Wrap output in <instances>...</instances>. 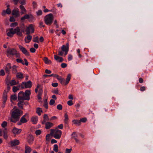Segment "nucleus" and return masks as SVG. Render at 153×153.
I'll use <instances>...</instances> for the list:
<instances>
[{
	"label": "nucleus",
	"mask_w": 153,
	"mask_h": 153,
	"mask_svg": "<svg viewBox=\"0 0 153 153\" xmlns=\"http://www.w3.org/2000/svg\"><path fill=\"white\" fill-rule=\"evenodd\" d=\"M55 103V101L53 99H51L50 102L49 104L51 105H52L54 104Z\"/></svg>",
	"instance_id": "nucleus-44"
},
{
	"label": "nucleus",
	"mask_w": 153,
	"mask_h": 153,
	"mask_svg": "<svg viewBox=\"0 0 153 153\" xmlns=\"http://www.w3.org/2000/svg\"><path fill=\"white\" fill-rule=\"evenodd\" d=\"M17 66L14 65L12 67V71L13 73H16L17 72Z\"/></svg>",
	"instance_id": "nucleus-35"
},
{
	"label": "nucleus",
	"mask_w": 153,
	"mask_h": 153,
	"mask_svg": "<svg viewBox=\"0 0 153 153\" xmlns=\"http://www.w3.org/2000/svg\"><path fill=\"white\" fill-rule=\"evenodd\" d=\"M19 7L21 10V13L22 15L26 14V10L24 6L22 5H21Z\"/></svg>",
	"instance_id": "nucleus-25"
},
{
	"label": "nucleus",
	"mask_w": 153,
	"mask_h": 153,
	"mask_svg": "<svg viewBox=\"0 0 153 153\" xmlns=\"http://www.w3.org/2000/svg\"><path fill=\"white\" fill-rule=\"evenodd\" d=\"M19 2L22 5L25 4H26L25 0H20Z\"/></svg>",
	"instance_id": "nucleus-45"
},
{
	"label": "nucleus",
	"mask_w": 153,
	"mask_h": 153,
	"mask_svg": "<svg viewBox=\"0 0 153 153\" xmlns=\"http://www.w3.org/2000/svg\"><path fill=\"white\" fill-rule=\"evenodd\" d=\"M73 58V56L71 55H68V59L69 61L71 60Z\"/></svg>",
	"instance_id": "nucleus-60"
},
{
	"label": "nucleus",
	"mask_w": 153,
	"mask_h": 153,
	"mask_svg": "<svg viewBox=\"0 0 153 153\" xmlns=\"http://www.w3.org/2000/svg\"><path fill=\"white\" fill-rule=\"evenodd\" d=\"M27 141L30 144H32L33 141V137L30 134H29L27 138Z\"/></svg>",
	"instance_id": "nucleus-12"
},
{
	"label": "nucleus",
	"mask_w": 153,
	"mask_h": 153,
	"mask_svg": "<svg viewBox=\"0 0 153 153\" xmlns=\"http://www.w3.org/2000/svg\"><path fill=\"white\" fill-rule=\"evenodd\" d=\"M42 93V91L41 90H39L38 94V99L40 100L41 99V96Z\"/></svg>",
	"instance_id": "nucleus-34"
},
{
	"label": "nucleus",
	"mask_w": 153,
	"mask_h": 153,
	"mask_svg": "<svg viewBox=\"0 0 153 153\" xmlns=\"http://www.w3.org/2000/svg\"><path fill=\"white\" fill-rule=\"evenodd\" d=\"M33 41L35 42H39V37L38 36L34 37L33 38Z\"/></svg>",
	"instance_id": "nucleus-38"
},
{
	"label": "nucleus",
	"mask_w": 153,
	"mask_h": 153,
	"mask_svg": "<svg viewBox=\"0 0 153 153\" xmlns=\"http://www.w3.org/2000/svg\"><path fill=\"white\" fill-rule=\"evenodd\" d=\"M44 107L47 109L48 108V103L47 101H45L44 102Z\"/></svg>",
	"instance_id": "nucleus-54"
},
{
	"label": "nucleus",
	"mask_w": 153,
	"mask_h": 153,
	"mask_svg": "<svg viewBox=\"0 0 153 153\" xmlns=\"http://www.w3.org/2000/svg\"><path fill=\"white\" fill-rule=\"evenodd\" d=\"M19 90V87L17 86H13V90L14 92H16Z\"/></svg>",
	"instance_id": "nucleus-40"
},
{
	"label": "nucleus",
	"mask_w": 153,
	"mask_h": 153,
	"mask_svg": "<svg viewBox=\"0 0 153 153\" xmlns=\"http://www.w3.org/2000/svg\"><path fill=\"white\" fill-rule=\"evenodd\" d=\"M10 84L11 85L13 86L16 85L17 84L15 80H12L10 82Z\"/></svg>",
	"instance_id": "nucleus-42"
},
{
	"label": "nucleus",
	"mask_w": 153,
	"mask_h": 153,
	"mask_svg": "<svg viewBox=\"0 0 153 153\" xmlns=\"http://www.w3.org/2000/svg\"><path fill=\"white\" fill-rule=\"evenodd\" d=\"M72 150L71 149H67L65 150V153H70Z\"/></svg>",
	"instance_id": "nucleus-56"
},
{
	"label": "nucleus",
	"mask_w": 153,
	"mask_h": 153,
	"mask_svg": "<svg viewBox=\"0 0 153 153\" xmlns=\"http://www.w3.org/2000/svg\"><path fill=\"white\" fill-rule=\"evenodd\" d=\"M12 131L14 134L15 135L18 134L22 131V129L16 128L15 127L13 128Z\"/></svg>",
	"instance_id": "nucleus-13"
},
{
	"label": "nucleus",
	"mask_w": 153,
	"mask_h": 153,
	"mask_svg": "<svg viewBox=\"0 0 153 153\" xmlns=\"http://www.w3.org/2000/svg\"><path fill=\"white\" fill-rule=\"evenodd\" d=\"M30 94L31 92L29 90H26L25 93L23 91H21L18 94V100H29Z\"/></svg>",
	"instance_id": "nucleus-3"
},
{
	"label": "nucleus",
	"mask_w": 153,
	"mask_h": 153,
	"mask_svg": "<svg viewBox=\"0 0 153 153\" xmlns=\"http://www.w3.org/2000/svg\"><path fill=\"white\" fill-rule=\"evenodd\" d=\"M17 99V96L16 95L11 96L10 97V101L12 102L13 100H15Z\"/></svg>",
	"instance_id": "nucleus-36"
},
{
	"label": "nucleus",
	"mask_w": 153,
	"mask_h": 153,
	"mask_svg": "<svg viewBox=\"0 0 153 153\" xmlns=\"http://www.w3.org/2000/svg\"><path fill=\"white\" fill-rule=\"evenodd\" d=\"M45 128L49 129L53 126V124L50 122H47L45 124Z\"/></svg>",
	"instance_id": "nucleus-20"
},
{
	"label": "nucleus",
	"mask_w": 153,
	"mask_h": 153,
	"mask_svg": "<svg viewBox=\"0 0 153 153\" xmlns=\"http://www.w3.org/2000/svg\"><path fill=\"white\" fill-rule=\"evenodd\" d=\"M20 50L23 54L26 56H29V52L27 51L26 48H20Z\"/></svg>",
	"instance_id": "nucleus-26"
},
{
	"label": "nucleus",
	"mask_w": 153,
	"mask_h": 153,
	"mask_svg": "<svg viewBox=\"0 0 153 153\" xmlns=\"http://www.w3.org/2000/svg\"><path fill=\"white\" fill-rule=\"evenodd\" d=\"M27 36L26 38H25V40L26 42V43H29L30 41L31 40L32 37L30 34H27Z\"/></svg>",
	"instance_id": "nucleus-24"
},
{
	"label": "nucleus",
	"mask_w": 153,
	"mask_h": 153,
	"mask_svg": "<svg viewBox=\"0 0 153 153\" xmlns=\"http://www.w3.org/2000/svg\"><path fill=\"white\" fill-rule=\"evenodd\" d=\"M5 73L4 70L3 69L1 70L0 71V76H4L5 75Z\"/></svg>",
	"instance_id": "nucleus-50"
},
{
	"label": "nucleus",
	"mask_w": 153,
	"mask_h": 153,
	"mask_svg": "<svg viewBox=\"0 0 153 153\" xmlns=\"http://www.w3.org/2000/svg\"><path fill=\"white\" fill-rule=\"evenodd\" d=\"M72 122L74 124H76L78 126H79L80 125L81 123L80 120H74L72 121Z\"/></svg>",
	"instance_id": "nucleus-33"
},
{
	"label": "nucleus",
	"mask_w": 153,
	"mask_h": 153,
	"mask_svg": "<svg viewBox=\"0 0 153 153\" xmlns=\"http://www.w3.org/2000/svg\"><path fill=\"white\" fill-rule=\"evenodd\" d=\"M80 121L81 122L85 123L87 121V119L86 118H82L80 119Z\"/></svg>",
	"instance_id": "nucleus-49"
},
{
	"label": "nucleus",
	"mask_w": 153,
	"mask_h": 153,
	"mask_svg": "<svg viewBox=\"0 0 153 153\" xmlns=\"http://www.w3.org/2000/svg\"><path fill=\"white\" fill-rule=\"evenodd\" d=\"M61 66L63 68H64L67 66V64L66 63H63L61 64Z\"/></svg>",
	"instance_id": "nucleus-55"
},
{
	"label": "nucleus",
	"mask_w": 153,
	"mask_h": 153,
	"mask_svg": "<svg viewBox=\"0 0 153 153\" xmlns=\"http://www.w3.org/2000/svg\"><path fill=\"white\" fill-rule=\"evenodd\" d=\"M52 86L54 87H56L58 85V83L57 82L53 83L52 84Z\"/></svg>",
	"instance_id": "nucleus-63"
},
{
	"label": "nucleus",
	"mask_w": 153,
	"mask_h": 153,
	"mask_svg": "<svg viewBox=\"0 0 153 153\" xmlns=\"http://www.w3.org/2000/svg\"><path fill=\"white\" fill-rule=\"evenodd\" d=\"M16 77L20 79H22L23 78V74L21 73H18L16 74Z\"/></svg>",
	"instance_id": "nucleus-32"
},
{
	"label": "nucleus",
	"mask_w": 153,
	"mask_h": 153,
	"mask_svg": "<svg viewBox=\"0 0 153 153\" xmlns=\"http://www.w3.org/2000/svg\"><path fill=\"white\" fill-rule=\"evenodd\" d=\"M4 133V138L6 139L7 138V130L6 129H5L3 131Z\"/></svg>",
	"instance_id": "nucleus-39"
},
{
	"label": "nucleus",
	"mask_w": 153,
	"mask_h": 153,
	"mask_svg": "<svg viewBox=\"0 0 153 153\" xmlns=\"http://www.w3.org/2000/svg\"><path fill=\"white\" fill-rule=\"evenodd\" d=\"M19 101L17 104L18 106L21 109H23L24 102L22 101H21V100Z\"/></svg>",
	"instance_id": "nucleus-29"
},
{
	"label": "nucleus",
	"mask_w": 153,
	"mask_h": 153,
	"mask_svg": "<svg viewBox=\"0 0 153 153\" xmlns=\"http://www.w3.org/2000/svg\"><path fill=\"white\" fill-rule=\"evenodd\" d=\"M146 88L145 86L141 87L140 88V90L141 91H143L145 90Z\"/></svg>",
	"instance_id": "nucleus-62"
},
{
	"label": "nucleus",
	"mask_w": 153,
	"mask_h": 153,
	"mask_svg": "<svg viewBox=\"0 0 153 153\" xmlns=\"http://www.w3.org/2000/svg\"><path fill=\"white\" fill-rule=\"evenodd\" d=\"M18 25V24L17 22H15L11 24L10 25V26L11 27H15L17 26Z\"/></svg>",
	"instance_id": "nucleus-41"
},
{
	"label": "nucleus",
	"mask_w": 153,
	"mask_h": 153,
	"mask_svg": "<svg viewBox=\"0 0 153 153\" xmlns=\"http://www.w3.org/2000/svg\"><path fill=\"white\" fill-rule=\"evenodd\" d=\"M28 118V114L26 113L21 118L20 122L22 123H26L27 122V119Z\"/></svg>",
	"instance_id": "nucleus-10"
},
{
	"label": "nucleus",
	"mask_w": 153,
	"mask_h": 153,
	"mask_svg": "<svg viewBox=\"0 0 153 153\" xmlns=\"http://www.w3.org/2000/svg\"><path fill=\"white\" fill-rule=\"evenodd\" d=\"M13 111L10 117L11 122L15 123L18 121L20 116L23 114V111L18 109L16 108V107L15 106L13 109Z\"/></svg>",
	"instance_id": "nucleus-1"
},
{
	"label": "nucleus",
	"mask_w": 153,
	"mask_h": 153,
	"mask_svg": "<svg viewBox=\"0 0 153 153\" xmlns=\"http://www.w3.org/2000/svg\"><path fill=\"white\" fill-rule=\"evenodd\" d=\"M43 60L46 64H50L52 63L51 61L47 57H44Z\"/></svg>",
	"instance_id": "nucleus-28"
},
{
	"label": "nucleus",
	"mask_w": 153,
	"mask_h": 153,
	"mask_svg": "<svg viewBox=\"0 0 153 153\" xmlns=\"http://www.w3.org/2000/svg\"><path fill=\"white\" fill-rule=\"evenodd\" d=\"M30 16H32V15L29 16L28 14H26L23 16L22 17L21 19V20H24L25 19H28L30 18Z\"/></svg>",
	"instance_id": "nucleus-30"
},
{
	"label": "nucleus",
	"mask_w": 153,
	"mask_h": 153,
	"mask_svg": "<svg viewBox=\"0 0 153 153\" xmlns=\"http://www.w3.org/2000/svg\"><path fill=\"white\" fill-rule=\"evenodd\" d=\"M11 68V65L10 63H7L4 67V70L6 72H8Z\"/></svg>",
	"instance_id": "nucleus-16"
},
{
	"label": "nucleus",
	"mask_w": 153,
	"mask_h": 153,
	"mask_svg": "<svg viewBox=\"0 0 153 153\" xmlns=\"http://www.w3.org/2000/svg\"><path fill=\"white\" fill-rule=\"evenodd\" d=\"M7 125V123L6 121H4L1 124V126L3 128H5Z\"/></svg>",
	"instance_id": "nucleus-43"
},
{
	"label": "nucleus",
	"mask_w": 153,
	"mask_h": 153,
	"mask_svg": "<svg viewBox=\"0 0 153 153\" xmlns=\"http://www.w3.org/2000/svg\"><path fill=\"white\" fill-rule=\"evenodd\" d=\"M7 56L9 55H15L16 57H18L20 56L19 53L14 48H9L7 51Z\"/></svg>",
	"instance_id": "nucleus-7"
},
{
	"label": "nucleus",
	"mask_w": 153,
	"mask_h": 153,
	"mask_svg": "<svg viewBox=\"0 0 153 153\" xmlns=\"http://www.w3.org/2000/svg\"><path fill=\"white\" fill-rule=\"evenodd\" d=\"M64 117V122L65 124L67 125L69 122V118L68 115L67 113L65 114Z\"/></svg>",
	"instance_id": "nucleus-19"
},
{
	"label": "nucleus",
	"mask_w": 153,
	"mask_h": 153,
	"mask_svg": "<svg viewBox=\"0 0 153 153\" xmlns=\"http://www.w3.org/2000/svg\"><path fill=\"white\" fill-rule=\"evenodd\" d=\"M53 150L56 152H58V146L57 144H55L54 145Z\"/></svg>",
	"instance_id": "nucleus-37"
},
{
	"label": "nucleus",
	"mask_w": 153,
	"mask_h": 153,
	"mask_svg": "<svg viewBox=\"0 0 153 153\" xmlns=\"http://www.w3.org/2000/svg\"><path fill=\"white\" fill-rule=\"evenodd\" d=\"M54 58L56 60L59 62H61L63 61V59L62 57H59L57 55H54Z\"/></svg>",
	"instance_id": "nucleus-22"
},
{
	"label": "nucleus",
	"mask_w": 153,
	"mask_h": 153,
	"mask_svg": "<svg viewBox=\"0 0 153 153\" xmlns=\"http://www.w3.org/2000/svg\"><path fill=\"white\" fill-rule=\"evenodd\" d=\"M42 11L41 10H39L36 12V14L38 16L41 15L42 14Z\"/></svg>",
	"instance_id": "nucleus-47"
},
{
	"label": "nucleus",
	"mask_w": 153,
	"mask_h": 153,
	"mask_svg": "<svg viewBox=\"0 0 153 153\" xmlns=\"http://www.w3.org/2000/svg\"><path fill=\"white\" fill-rule=\"evenodd\" d=\"M26 34H30V33H33L34 31V26L32 24L29 25L25 30Z\"/></svg>",
	"instance_id": "nucleus-8"
},
{
	"label": "nucleus",
	"mask_w": 153,
	"mask_h": 153,
	"mask_svg": "<svg viewBox=\"0 0 153 153\" xmlns=\"http://www.w3.org/2000/svg\"><path fill=\"white\" fill-rule=\"evenodd\" d=\"M68 104L70 105L71 106L73 105V102L72 100H69L67 102Z\"/></svg>",
	"instance_id": "nucleus-59"
},
{
	"label": "nucleus",
	"mask_w": 153,
	"mask_h": 153,
	"mask_svg": "<svg viewBox=\"0 0 153 153\" xmlns=\"http://www.w3.org/2000/svg\"><path fill=\"white\" fill-rule=\"evenodd\" d=\"M11 13V10L10 8H7L6 10H3L1 13L2 16H4L7 13V14H10Z\"/></svg>",
	"instance_id": "nucleus-15"
},
{
	"label": "nucleus",
	"mask_w": 153,
	"mask_h": 153,
	"mask_svg": "<svg viewBox=\"0 0 153 153\" xmlns=\"http://www.w3.org/2000/svg\"><path fill=\"white\" fill-rule=\"evenodd\" d=\"M32 85L31 82L29 80L27 82H23L21 84V88H30Z\"/></svg>",
	"instance_id": "nucleus-9"
},
{
	"label": "nucleus",
	"mask_w": 153,
	"mask_h": 153,
	"mask_svg": "<svg viewBox=\"0 0 153 153\" xmlns=\"http://www.w3.org/2000/svg\"><path fill=\"white\" fill-rule=\"evenodd\" d=\"M58 128L60 129H62L63 128V125L62 124H61L60 125H59L58 126Z\"/></svg>",
	"instance_id": "nucleus-61"
},
{
	"label": "nucleus",
	"mask_w": 153,
	"mask_h": 153,
	"mask_svg": "<svg viewBox=\"0 0 153 153\" xmlns=\"http://www.w3.org/2000/svg\"><path fill=\"white\" fill-rule=\"evenodd\" d=\"M10 143L11 146H14L18 145L19 143V141L18 140L15 139L11 141Z\"/></svg>",
	"instance_id": "nucleus-14"
},
{
	"label": "nucleus",
	"mask_w": 153,
	"mask_h": 153,
	"mask_svg": "<svg viewBox=\"0 0 153 153\" xmlns=\"http://www.w3.org/2000/svg\"><path fill=\"white\" fill-rule=\"evenodd\" d=\"M19 10L14 9L12 11V14L16 17L18 16L19 14Z\"/></svg>",
	"instance_id": "nucleus-21"
},
{
	"label": "nucleus",
	"mask_w": 153,
	"mask_h": 153,
	"mask_svg": "<svg viewBox=\"0 0 153 153\" xmlns=\"http://www.w3.org/2000/svg\"><path fill=\"white\" fill-rule=\"evenodd\" d=\"M16 61L18 62L21 63L22 64H24V62L21 59H16Z\"/></svg>",
	"instance_id": "nucleus-46"
},
{
	"label": "nucleus",
	"mask_w": 153,
	"mask_h": 153,
	"mask_svg": "<svg viewBox=\"0 0 153 153\" xmlns=\"http://www.w3.org/2000/svg\"><path fill=\"white\" fill-rule=\"evenodd\" d=\"M73 137L74 138V139L75 140L76 143H80V142L79 140H78V139H77L76 138V136H73Z\"/></svg>",
	"instance_id": "nucleus-57"
},
{
	"label": "nucleus",
	"mask_w": 153,
	"mask_h": 153,
	"mask_svg": "<svg viewBox=\"0 0 153 153\" xmlns=\"http://www.w3.org/2000/svg\"><path fill=\"white\" fill-rule=\"evenodd\" d=\"M41 131L40 130H37L35 131V134L36 135H39L41 133Z\"/></svg>",
	"instance_id": "nucleus-52"
},
{
	"label": "nucleus",
	"mask_w": 153,
	"mask_h": 153,
	"mask_svg": "<svg viewBox=\"0 0 153 153\" xmlns=\"http://www.w3.org/2000/svg\"><path fill=\"white\" fill-rule=\"evenodd\" d=\"M9 21L10 22H14L15 21L16 19L13 16H11L10 17Z\"/></svg>",
	"instance_id": "nucleus-51"
},
{
	"label": "nucleus",
	"mask_w": 153,
	"mask_h": 153,
	"mask_svg": "<svg viewBox=\"0 0 153 153\" xmlns=\"http://www.w3.org/2000/svg\"><path fill=\"white\" fill-rule=\"evenodd\" d=\"M62 108V105L61 104H59L57 106V108L59 110H61Z\"/></svg>",
	"instance_id": "nucleus-48"
},
{
	"label": "nucleus",
	"mask_w": 153,
	"mask_h": 153,
	"mask_svg": "<svg viewBox=\"0 0 153 153\" xmlns=\"http://www.w3.org/2000/svg\"><path fill=\"white\" fill-rule=\"evenodd\" d=\"M71 77V75L70 74H68L66 78V81L65 82V79H64L62 78L61 76H58L57 78V79L59 80L60 82L62 84H64L66 85H67L69 82Z\"/></svg>",
	"instance_id": "nucleus-5"
},
{
	"label": "nucleus",
	"mask_w": 153,
	"mask_h": 153,
	"mask_svg": "<svg viewBox=\"0 0 153 153\" xmlns=\"http://www.w3.org/2000/svg\"><path fill=\"white\" fill-rule=\"evenodd\" d=\"M68 51V48H62L61 51L59 50L58 54L59 56H62L64 54V52H65V56L67 54Z\"/></svg>",
	"instance_id": "nucleus-11"
},
{
	"label": "nucleus",
	"mask_w": 153,
	"mask_h": 153,
	"mask_svg": "<svg viewBox=\"0 0 153 153\" xmlns=\"http://www.w3.org/2000/svg\"><path fill=\"white\" fill-rule=\"evenodd\" d=\"M53 19V15L52 13H50L47 15L45 16L44 18L45 24L47 25H51L52 23Z\"/></svg>",
	"instance_id": "nucleus-6"
},
{
	"label": "nucleus",
	"mask_w": 153,
	"mask_h": 153,
	"mask_svg": "<svg viewBox=\"0 0 153 153\" xmlns=\"http://www.w3.org/2000/svg\"><path fill=\"white\" fill-rule=\"evenodd\" d=\"M61 48H69V43H67L66 45H63Z\"/></svg>",
	"instance_id": "nucleus-58"
},
{
	"label": "nucleus",
	"mask_w": 153,
	"mask_h": 153,
	"mask_svg": "<svg viewBox=\"0 0 153 153\" xmlns=\"http://www.w3.org/2000/svg\"><path fill=\"white\" fill-rule=\"evenodd\" d=\"M38 117L37 116L33 117L32 118L31 120L33 124H36L38 121Z\"/></svg>",
	"instance_id": "nucleus-27"
},
{
	"label": "nucleus",
	"mask_w": 153,
	"mask_h": 153,
	"mask_svg": "<svg viewBox=\"0 0 153 153\" xmlns=\"http://www.w3.org/2000/svg\"><path fill=\"white\" fill-rule=\"evenodd\" d=\"M43 112L42 109L40 108H37L36 110V113L38 114L40 116L41 115V113Z\"/></svg>",
	"instance_id": "nucleus-31"
},
{
	"label": "nucleus",
	"mask_w": 153,
	"mask_h": 153,
	"mask_svg": "<svg viewBox=\"0 0 153 153\" xmlns=\"http://www.w3.org/2000/svg\"><path fill=\"white\" fill-rule=\"evenodd\" d=\"M25 31L24 29L20 30L19 27H17L14 29L13 28H11L9 30V32L7 33V35L9 37H12L13 35L16 33L18 36L22 37L23 36L22 32Z\"/></svg>",
	"instance_id": "nucleus-2"
},
{
	"label": "nucleus",
	"mask_w": 153,
	"mask_h": 153,
	"mask_svg": "<svg viewBox=\"0 0 153 153\" xmlns=\"http://www.w3.org/2000/svg\"><path fill=\"white\" fill-rule=\"evenodd\" d=\"M49 76H53L54 77H56V78L58 77V75L56 74H51L49 75Z\"/></svg>",
	"instance_id": "nucleus-53"
},
{
	"label": "nucleus",
	"mask_w": 153,
	"mask_h": 153,
	"mask_svg": "<svg viewBox=\"0 0 153 153\" xmlns=\"http://www.w3.org/2000/svg\"><path fill=\"white\" fill-rule=\"evenodd\" d=\"M32 149L31 148L27 145H25V153H30Z\"/></svg>",
	"instance_id": "nucleus-18"
},
{
	"label": "nucleus",
	"mask_w": 153,
	"mask_h": 153,
	"mask_svg": "<svg viewBox=\"0 0 153 153\" xmlns=\"http://www.w3.org/2000/svg\"><path fill=\"white\" fill-rule=\"evenodd\" d=\"M51 134L55 139H59L61 137L62 131L58 129H51Z\"/></svg>",
	"instance_id": "nucleus-4"
},
{
	"label": "nucleus",
	"mask_w": 153,
	"mask_h": 153,
	"mask_svg": "<svg viewBox=\"0 0 153 153\" xmlns=\"http://www.w3.org/2000/svg\"><path fill=\"white\" fill-rule=\"evenodd\" d=\"M49 120V119L48 117L47 114H45L43 116V120L42 122V124H44L45 123H47V121H48Z\"/></svg>",
	"instance_id": "nucleus-17"
},
{
	"label": "nucleus",
	"mask_w": 153,
	"mask_h": 153,
	"mask_svg": "<svg viewBox=\"0 0 153 153\" xmlns=\"http://www.w3.org/2000/svg\"><path fill=\"white\" fill-rule=\"evenodd\" d=\"M3 102L4 105L7 100V92L6 90L4 91L3 94Z\"/></svg>",
	"instance_id": "nucleus-23"
},
{
	"label": "nucleus",
	"mask_w": 153,
	"mask_h": 153,
	"mask_svg": "<svg viewBox=\"0 0 153 153\" xmlns=\"http://www.w3.org/2000/svg\"><path fill=\"white\" fill-rule=\"evenodd\" d=\"M53 93L56 94H59V90L58 89H56L55 90H54L53 91Z\"/></svg>",
	"instance_id": "nucleus-64"
}]
</instances>
